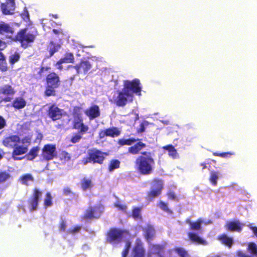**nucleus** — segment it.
Listing matches in <instances>:
<instances>
[{"instance_id": "obj_60", "label": "nucleus", "mask_w": 257, "mask_h": 257, "mask_svg": "<svg viewBox=\"0 0 257 257\" xmlns=\"http://www.w3.org/2000/svg\"><path fill=\"white\" fill-rule=\"evenodd\" d=\"M114 206L116 207L118 210H121L122 211H125L127 208V207L125 205L120 204H115Z\"/></svg>"}, {"instance_id": "obj_23", "label": "nucleus", "mask_w": 257, "mask_h": 257, "mask_svg": "<svg viewBox=\"0 0 257 257\" xmlns=\"http://www.w3.org/2000/svg\"><path fill=\"white\" fill-rule=\"evenodd\" d=\"M149 244V251L150 254H156L161 255L164 252L165 249V245L160 244L148 243Z\"/></svg>"}, {"instance_id": "obj_41", "label": "nucleus", "mask_w": 257, "mask_h": 257, "mask_svg": "<svg viewBox=\"0 0 257 257\" xmlns=\"http://www.w3.org/2000/svg\"><path fill=\"white\" fill-rule=\"evenodd\" d=\"M0 51V65L2 67V71L5 72L8 70V68L5 55Z\"/></svg>"}, {"instance_id": "obj_51", "label": "nucleus", "mask_w": 257, "mask_h": 257, "mask_svg": "<svg viewBox=\"0 0 257 257\" xmlns=\"http://www.w3.org/2000/svg\"><path fill=\"white\" fill-rule=\"evenodd\" d=\"M20 16L25 22H28L30 20L29 12L26 8H25L22 13L20 14Z\"/></svg>"}, {"instance_id": "obj_12", "label": "nucleus", "mask_w": 257, "mask_h": 257, "mask_svg": "<svg viewBox=\"0 0 257 257\" xmlns=\"http://www.w3.org/2000/svg\"><path fill=\"white\" fill-rule=\"evenodd\" d=\"M46 114L52 121H55L62 118L64 115V110L59 108L56 103H53L49 106Z\"/></svg>"}, {"instance_id": "obj_34", "label": "nucleus", "mask_w": 257, "mask_h": 257, "mask_svg": "<svg viewBox=\"0 0 257 257\" xmlns=\"http://www.w3.org/2000/svg\"><path fill=\"white\" fill-rule=\"evenodd\" d=\"M120 162L118 160L112 159L110 161L108 166V171L109 172H112L114 170L118 169L120 167Z\"/></svg>"}, {"instance_id": "obj_46", "label": "nucleus", "mask_w": 257, "mask_h": 257, "mask_svg": "<svg viewBox=\"0 0 257 257\" xmlns=\"http://www.w3.org/2000/svg\"><path fill=\"white\" fill-rule=\"evenodd\" d=\"M141 208L139 207H135L132 211V216L135 219H141L142 216L141 215Z\"/></svg>"}, {"instance_id": "obj_7", "label": "nucleus", "mask_w": 257, "mask_h": 257, "mask_svg": "<svg viewBox=\"0 0 257 257\" xmlns=\"http://www.w3.org/2000/svg\"><path fill=\"white\" fill-rule=\"evenodd\" d=\"M152 186L153 188L147 193L146 197V199L149 202L152 201L161 195L163 188V182L161 179H154Z\"/></svg>"}, {"instance_id": "obj_31", "label": "nucleus", "mask_w": 257, "mask_h": 257, "mask_svg": "<svg viewBox=\"0 0 257 257\" xmlns=\"http://www.w3.org/2000/svg\"><path fill=\"white\" fill-rule=\"evenodd\" d=\"M63 63H73L75 61L74 55L71 52L65 53L64 57L60 59Z\"/></svg>"}, {"instance_id": "obj_42", "label": "nucleus", "mask_w": 257, "mask_h": 257, "mask_svg": "<svg viewBox=\"0 0 257 257\" xmlns=\"http://www.w3.org/2000/svg\"><path fill=\"white\" fill-rule=\"evenodd\" d=\"M20 59V55L18 52H15L11 54L9 57V62L12 65L18 62Z\"/></svg>"}, {"instance_id": "obj_14", "label": "nucleus", "mask_w": 257, "mask_h": 257, "mask_svg": "<svg viewBox=\"0 0 257 257\" xmlns=\"http://www.w3.org/2000/svg\"><path fill=\"white\" fill-rule=\"evenodd\" d=\"M56 156V149L55 145L47 144L44 146L41 154L43 160L50 161L53 160Z\"/></svg>"}, {"instance_id": "obj_59", "label": "nucleus", "mask_w": 257, "mask_h": 257, "mask_svg": "<svg viewBox=\"0 0 257 257\" xmlns=\"http://www.w3.org/2000/svg\"><path fill=\"white\" fill-rule=\"evenodd\" d=\"M32 137L30 136H26L22 140V143L24 144H28V145L31 144Z\"/></svg>"}, {"instance_id": "obj_39", "label": "nucleus", "mask_w": 257, "mask_h": 257, "mask_svg": "<svg viewBox=\"0 0 257 257\" xmlns=\"http://www.w3.org/2000/svg\"><path fill=\"white\" fill-rule=\"evenodd\" d=\"M164 149L168 151L169 156L171 157L173 159H176L177 157L178 153L177 150L173 145H168L164 147Z\"/></svg>"}, {"instance_id": "obj_32", "label": "nucleus", "mask_w": 257, "mask_h": 257, "mask_svg": "<svg viewBox=\"0 0 257 257\" xmlns=\"http://www.w3.org/2000/svg\"><path fill=\"white\" fill-rule=\"evenodd\" d=\"M80 185L82 190L84 191L88 189H90L93 186L92 181L85 178L82 179L80 182Z\"/></svg>"}, {"instance_id": "obj_27", "label": "nucleus", "mask_w": 257, "mask_h": 257, "mask_svg": "<svg viewBox=\"0 0 257 257\" xmlns=\"http://www.w3.org/2000/svg\"><path fill=\"white\" fill-rule=\"evenodd\" d=\"M26 101L22 97H17L13 101L12 106L16 109H21L26 106Z\"/></svg>"}, {"instance_id": "obj_4", "label": "nucleus", "mask_w": 257, "mask_h": 257, "mask_svg": "<svg viewBox=\"0 0 257 257\" xmlns=\"http://www.w3.org/2000/svg\"><path fill=\"white\" fill-rule=\"evenodd\" d=\"M107 155L106 153L96 148L89 149L87 151V156L81 160V164L84 166L89 163L102 165Z\"/></svg>"}, {"instance_id": "obj_55", "label": "nucleus", "mask_w": 257, "mask_h": 257, "mask_svg": "<svg viewBox=\"0 0 257 257\" xmlns=\"http://www.w3.org/2000/svg\"><path fill=\"white\" fill-rule=\"evenodd\" d=\"M51 69V67L49 66H41L40 68V70L38 72L39 77L41 78L43 76V73L44 71H48Z\"/></svg>"}, {"instance_id": "obj_2", "label": "nucleus", "mask_w": 257, "mask_h": 257, "mask_svg": "<svg viewBox=\"0 0 257 257\" xmlns=\"http://www.w3.org/2000/svg\"><path fill=\"white\" fill-rule=\"evenodd\" d=\"M155 165L154 155L150 152H142L135 162L136 170L139 174L142 176H148L153 174Z\"/></svg>"}, {"instance_id": "obj_64", "label": "nucleus", "mask_w": 257, "mask_h": 257, "mask_svg": "<svg viewBox=\"0 0 257 257\" xmlns=\"http://www.w3.org/2000/svg\"><path fill=\"white\" fill-rule=\"evenodd\" d=\"M250 229L253 231L254 235H255L257 237V227H256V226L251 227Z\"/></svg>"}, {"instance_id": "obj_50", "label": "nucleus", "mask_w": 257, "mask_h": 257, "mask_svg": "<svg viewBox=\"0 0 257 257\" xmlns=\"http://www.w3.org/2000/svg\"><path fill=\"white\" fill-rule=\"evenodd\" d=\"M81 229V227L79 225L76 226L74 227H72L68 229L67 233L70 234L74 235L76 233L79 232Z\"/></svg>"}, {"instance_id": "obj_54", "label": "nucleus", "mask_w": 257, "mask_h": 257, "mask_svg": "<svg viewBox=\"0 0 257 257\" xmlns=\"http://www.w3.org/2000/svg\"><path fill=\"white\" fill-rule=\"evenodd\" d=\"M252 256L249 255V254L245 253L241 250H237L235 252L234 257H251Z\"/></svg>"}, {"instance_id": "obj_19", "label": "nucleus", "mask_w": 257, "mask_h": 257, "mask_svg": "<svg viewBox=\"0 0 257 257\" xmlns=\"http://www.w3.org/2000/svg\"><path fill=\"white\" fill-rule=\"evenodd\" d=\"M143 235L148 243H150L156 236V230L154 227L151 224L142 228Z\"/></svg>"}, {"instance_id": "obj_18", "label": "nucleus", "mask_w": 257, "mask_h": 257, "mask_svg": "<svg viewBox=\"0 0 257 257\" xmlns=\"http://www.w3.org/2000/svg\"><path fill=\"white\" fill-rule=\"evenodd\" d=\"M121 132L116 127H111L105 130H101L98 134L99 139H103L105 137H109L115 138L119 136Z\"/></svg>"}, {"instance_id": "obj_43", "label": "nucleus", "mask_w": 257, "mask_h": 257, "mask_svg": "<svg viewBox=\"0 0 257 257\" xmlns=\"http://www.w3.org/2000/svg\"><path fill=\"white\" fill-rule=\"evenodd\" d=\"M11 177L10 174L6 172H0V184H3L8 181Z\"/></svg>"}, {"instance_id": "obj_6", "label": "nucleus", "mask_w": 257, "mask_h": 257, "mask_svg": "<svg viewBox=\"0 0 257 257\" xmlns=\"http://www.w3.org/2000/svg\"><path fill=\"white\" fill-rule=\"evenodd\" d=\"M80 109L81 108L78 106L74 108L72 127L73 129L79 131V134H84L88 132L89 127L83 122V119L80 112Z\"/></svg>"}, {"instance_id": "obj_16", "label": "nucleus", "mask_w": 257, "mask_h": 257, "mask_svg": "<svg viewBox=\"0 0 257 257\" xmlns=\"http://www.w3.org/2000/svg\"><path fill=\"white\" fill-rule=\"evenodd\" d=\"M68 68L75 69L77 74H79L82 72L85 74L91 68V64L88 60H81L78 64L75 65H69Z\"/></svg>"}, {"instance_id": "obj_22", "label": "nucleus", "mask_w": 257, "mask_h": 257, "mask_svg": "<svg viewBox=\"0 0 257 257\" xmlns=\"http://www.w3.org/2000/svg\"><path fill=\"white\" fill-rule=\"evenodd\" d=\"M28 151V146L18 145L17 144L14 148L12 152V158L15 160H20L22 158H18L17 156L26 154Z\"/></svg>"}, {"instance_id": "obj_48", "label": "nucleus", "mask_w": 257, "mask_h": 257, "mask_svg": "<svg viewBox=\"0 0 257 257\" xmlns=\"http://www.w3.org/2000/svg\"><path fill=\"white\" fill-rule=\"evenodd\" d=\"M52 32L54 34L57 35L59 40L62 39L63 38V37L65 35V33L64 31L62 29H53L52 30Z\"/></svg>"}, {"instance_id": "obj_61", "label": "nucleus", "mask_w": 257, "mask_h": 257, "mask_svg": "<svg viewBox=\"0 0 257 257\" xmlns=\"http://www.w3.org/2000/svg\"><path fill=\"white\" fill-rule=\"evenodd\" d=\"M167 196L169 199L171 200L176 199V196L173 191H170L167 193Z\"/></svg>"}, {"instance_id": "obj_28", "label": "nucleus", "mask_w": 257, "mask_h": 257, "mask_svg": "<svg viewBox=\"0 0 257 257\" xmlns=\"http://www.w3.org/2000/svg\"><path fill=\"white\" fill-rule=\"evenodd\" d=\"M188 236L190 240L193 242L203 245H206L208 244V242L206 240L200 237L196 233L189 232L188 233Z\"/></svg>"}, {"instance_id": "obj_35", "label": "nucleus", "mask_w": 257, "mask_h": 257, "mask_svg": "<svg viewBox=\"0 0 257 257\" xmlns=\"http://www.w3.org/2000/svg\"><path fill=\"white\" fill-rule=\"evenodd\" d=\"M137 140L134 138H131L128 139H120L118 140L117 144L120 147H122L125 145L131 146L133 144L135 143Z\"/></svg>"}, {"instance_id": "obj_40", "label": "nucleus", "mask_w": 257, "mask_h": 257, "mask_svg": "<svg viewBox=\"0 0 257 257\" xmlns=\"http://www.w3.org/2000/svg\"><path fill=\"white\" fill-rule=\"evenodd\" d=\"M173 251L176 252L180 257H190L188 251L183 247H175L173 249Z\"/></svg>"}, {"instance_id": "obj_11", "label": "nucleus", "mask_w": 257, "mask_h": 257, "mask_svg": "<svg viewBox=\"0 0 257 257\" xmlns=\"http://www.w3.org/2000/svg\"><path fill=\"white\" fill-rule=\"evenodd\" d=\"M42 194V191L38 188H34L33 190V193L27 201L29 208L31 212L37 210L39 203L41 200Z\"/></svg>"}, {"instance_id": "obj_30", "label": "nucleus", "mask_w": 257, "mask_h": 257, "mask_svg": "<svg viewBox=\"0 0 257 257\" xmlns=\"http://www.w3.org/2000/svg\"><path fill=\"white\" fill-rule=\"evenodd\" d=\"M20 180L22 184L28 186L29 185V183L33 182L34 179L31 174H26L20 177Z\"/></svg>"}, {"instance_id": "obj_33", "label": "nucleus", "mask_w": 257, "mask_h": 257, "mask_svg": "<svg viewBox=\"0 0 257 257\" xmlns=\"http://www.w3.org/2000/svg\"><path fill=\"white\" fill-rule=\"evenodd\" d=\"M247 250L250 253L249 255L251 257H257V245L253 242H249Z\"/></svg>"}, {"instance_id": "obj_36", "label": "nucleus", "mask_w": 257, "mask_h": 257, "mask_svg": "<svg viewBox=\"0 0 257 257\" xmlns=\"http://www.w3.org/2000/svg\"><path fill=\"white\" fill-rule=\"evenodd\" d=\"M50 47L48 49L49 55L48 57H52L56 52H58L61 47V45L56 44L53 42H50Z\"/></svg>"}, {"instance_id": "obj_53", "label": "nucleus", "mask_w": 257, "mask_h": 257, "mask_svg": "<svg viewBox=\"0 0 257 257\" xmlns=\"http://www.w3.org/2000/svg\"><path fill=\"white\" fill-rule=\"evenodd\" d=\"M67 227L66 221L63 219H61L59 224V230L60 232H64Z\"/></svg>"}, {"instance_id": "obj_17", "label": "nucleus", "mask_w": 257, "mask_h": 257, "mask_svg": "<svg viewBox=\"0 0 257 257\" xmlns=\"http://www.w3.org/2000/svg\"><path fill=\"white\" fill-rule=\"evenodd\" d=\"M1 8L3 14L5 15H12L14 14L16 8L15 0H6L2 3Z\"/></svg>"}, {"instance_id": "obj_38", "label": "nucleus", "mask_w": 257, "mask_h": 257, "mask_svg": "<svg viewBox=\"0 0 257 257\" xmlns=\"http://www.w3.org/2000/svg\"><path fill=\"white\" fill-rule=\"evenodd\" d=\"M186 223L190 225V229L199 230L201 228L202 221L198 219L195 222H191L190 220H186Z\"/></svg>"}, {"instance_id": "obj_49", "label": "nucleus", "mask_w": 257, "mask_h": 257, "mask_svg": "<svg viewBox=\"0 0 257 257\" xmlns=\"http://www.w3.org/2000/svg\"><path fill=\"white\" fill-rule=\"evenodd\" d=\"M131 246V242L129 241H127L125 244L124 248L121 253V257H127L129 250Z\"/></svg>"}, {"instance_id": "obj_37", "label": "nucleus", "mask_w": 257, "mask_h": 257, "mask_svg": "<svg viewBox=\"0 0 257 257\" xmlns=\"http://www.w3.org/2000/svg\"><path fill=\"white\" fill-rule=\"evenodd\" d=\"M53 197L50 192H47L45 195V198L44 200V208L47 209L53 205Z\"/></svg>"}, {"instance_id": "obj_57", "label": "nucleus", "mask_w": 257, "mask_h": 257, "mask_svg": "<svg viewBox=\"0 0 257 257\" xmlns=\"http://www.w3.org/2000/svg\"><path fill=\"white\" fill-rule=\"evenodd\" d=\"M159 207L165 211L168 212L169 211L167 204L163 201L159 203Z\"/></svg>"}, {"instance_id": "obj_62", "label": "nucleus", "mask_w": 257, "mask_h": 257, "mask_svg": "<svg viewBox=\"0 0 257 257\" xmlns=\"http://www.w3.org/2000/svg\"><path fill=\"white\" fill-rule=\"evenodd\" d=\"M145 131V127L144 123H141L140 124V127L137 130L138 133H143Z\"/></svg>"}, {"instance_id": "obj_58", "label": "nucleus", "mask_w": 257, "mask_h": 257, "mask_svg": "<svg viewBox=\"0 0 257 257\" xmlns=\"http://www.w3.org/2000/svg\"><path fill=\"white\" fill-rule=\"evenodd\" d=\"M62 64H63V63L61 60L59 59L55 64V66L56 67L57 69L59 70V71H61L63 69V66L62 65Z\"/></svg>"}, {"instance_id": "obj_25", "label": "nucleus", "mask_w": 257, "mask_h": 257, "mask_svg": "<svg viewBox=\"0 0 257 257\" xmlns=\"http://www.w3.org/2000/svg\"><path fill=\"white\" fill-rule=\"evenodd\" d=\"M217 239L221 243V244L228 248H231L234 243L233 238L231 237L228 236L225 233L218 235Z\"/></svg>"}, {"instance_id": "obj_15", "label": "nucleus", "mask_w": 257, "mask_h": 257, "mask_svg": "<svg viewBox=\"0 0 257 257\" xmlns=\"http://www.w3.org/2000/svg\"><path fill=\"white\" fill-rule=\"evenodd\" d=\"M146 249L142 240L138 238L135 241V244L132 250V257H145Z\"/></svg>"}, {"instance_id": "obj_44", "label": "nucleus", "mask_w": 257, "mask_h": 257, "mask_svg": "<svg viewBox=\"0 0 257 257\" xmlns=\"http://www.w3.org/2000/svg\"><path fill=\"white\" fill-rule=\"evenodd\" d=\"M218 172H212L211 173L209 181L213 186H216L217 183Z\"/></svg>"}, {"instance_id": "obj_26", "label": "nucleus", "mask_w": 257, "mask_h": 257, "mask_svg": "<svg viewBox=\"0 0 257 257\" xmlns=\"http://www.w3.org/2000/svg\"><path fill=\"white\" fill-rule=\"evenodd\" d=\"M146 147V145L139 141L134 146H132L128 148V152L133 155H137L144 148Z\"/></svg>"}, {"instance_id": "obj_3", "label": "nucleus", "mask_w": 257, "mask_h": 257, "mask_svg": "<svg viewBox=\"0 0 257 257\" xmlns=\"http://www.w3.org/2000/svg\"><path fill=\"white\" fill-rule=\"evenodd\" d=\"M38 35V31L35 27H27L21 29L16 33L13 42H19L23 48H26L35 42Z\"/></svg>"}, {"instance_id": "obj_20", "label": "nucleus", "mask_w": 257, "mask_h": 257, "mask_svg": "<svg viewBox=\"0 0 257 257\" xmlns=\"http://www.w3.org/2000/svg\"><path fill=\"white\" fill-rule=\"evenodd\" d=\"M85 114L89 120H93L100 115V111L99 106L96 104L90 106L85 110Z\"/></svg>"}, {"instance_id": "obj_63", "label": "nucleus", "mask_w": 257, "mask_h": 257, "mask_svg": "<svg viewBox=\"0 0 257 257\" xmlns=\"http://www.w3.org/2000/svg\"><path fill=\"white\" fill-rule=\"evenodd\" d=\"M7 46V43L4 41L0 39V51L4 50Z\"/></svg>"}, {"instance_id": "obj_29", "label": "nucleus", "mask_w": 257, "mask_h": 257, "mask_svg": "<svg viewBox=\"0 0 257 257\" xmlns=\"http://www.w3.org/2000/svg\"><path fill=\"white\" fill-rule=\"evenodd\" d=\"M40 148L38 146L33 147L26 155L28 160L32 161L36 158L38 154Z\"/></svg>"}, {"instance_id": "obj_56", "label": "nucleus", "mask_w": 257, "mask_h": 257, "mask_svg": "<svg viewBox=\"0 0 257 257\" xmlns=\"http://www.w3.org/2000/svg\"><path fill=\"white\" fill-rule=\"evenodd\" d=\"M7 125V120L3 116L0 115V130L4 129Z\"/></svg>"}, {"instance_id": "obj_9", "label": "nucleus", "mask_w": 257, "mask_h": 257, "mask_svg": "<svg viewBox=\"0 0 257 257\" xmlns=\"http://www.w3.org/2000/svg\"><path fill=\"white\" fill-rule=\"evenodd\" d=\"M104 211V206L101 204L88 208L85 211L82 218L84 220L97 219Z\"/></svg>"}, {"instance_id": "obj_21", "label": "nucleus", "mask_w": 257, "mask_h": 257, "mask_svg": "<svg viewBox=\"0 0 257 257\" xmlns=\"http://www.w3.org/2000/svg\"><path fill=\"white\" fill-rule=\"evenodd\" d=\"M20 142V138L17 135H11L6 137L3 141V144L7 148H14Z\"/></svg>"}, {"instance_id": "obj_1", "label": "nucleus", "mask_w": 257, "mask_h": 257, "mask_svg": "<svg viewBox=\"0 0 257 257\" xmlns=\"http://www.w3.org/2000/svg\"><path fill=\"white\" fill-rule=\"evenodd\" d=\"M140 81L135 78L130 81L125 80L123 81V87L121 90L117 91V96L110 99L109 101L118 107H124L128 101L133 100L134 93L141 94L142 88Z\"/></svg>"}, {"instance_id": "obj_24", "label": "nucleus", "mask_w": 257, "mask_h": 257, "mask_svg": "<svg viewBox=\"0 0 257 257\" xmlns=\"http://www.w3.org/2000/svg\"><path fill=\"white\" fill-rule=\"evenodd\" d=\"M243 224L240 223L239 221H230L226 223L225 228L227 231L230 232H240L242 230Z\"/></svg>"}, {"instance_id": "obj_47", "label": "nucleus", "mask_w": 257, "mask_h": 257, "mask_svg": "<svg viewBox=\"0 0 257 257\" xmlns=\"http://www.w3.org/2000/svg\"><path fill=\"white\" fill-rule=\"evenodd\" d=\"M234 153L231 152H223V153H218V152H214L213 153V155L214 156L220 157L222 158H229L231 156L234 155Z\"/></svg>"}, {"instance_id": "obj_5", "label": "nucleus", "mask_w": 257, "mask_h": 257, "mask_svg": "<svg viewBox=\"0 0 257 257\" xmlns=\"http://www.w3.org/2000/svg\"><path fill=\"white\" fill-rule=\"evenodd\" d=\"M46 87L44 94L46 96H55V89L59 87L60 83V78L58 74L55 72H49L46 76Z\"/></svg>"}, {"instance_id": "obj_45", "label": "nucleus", "mask_w": 257, "mask_h": 257, "mask_svg": "<svg viewBox=\"0 0 257 257\" xmlns=\"http://www.w3.org/2000/svg\"><path fill=\"white\" fill-rule=\"evenodd\" d=\"M63 194L64 196H73L75 197L76 200L78 198V195L76 193L73 192L71 189L69 187H65L63 189Z\"/></svg>"}, {"instance_id": "obj_13", "label": "nucleus", "mask_w": 257, "mask_h": 257, "mask_svg": "<svg viewBox=\"0 0 257 257\" xmlns=\"http://www.w3.org/2000/svg\"><path fill=\"white\" fill-rule=\"evenodd\" d=\"M16 31L15 28L10 24L4 21L0 22V35L5 36L7 39L13 41Z\"/></svg>"}, {"instance_id": "obj_8", "label": "nucleus", "mask_w": 257, "mask_h": 257, "mask_svg": "<svg viewBox=\"0 0 257 257\" xmlns=\"http://www.w3.org/2000/svg\"><path fill=\"white\" fill-rule=\"evenodd\" d=\"M16 90L9 84L0 86V102H11Z\"/></svg>"}, {"instance_id": "obj_10", "label": "nucleus", "mask_w": 257, "mask_h": 257, "mask_svg": "<svg viewBox=\"0 0 257 257\" xmlns=\"http://www.w3.org/2000/svg\"><path fill=\"white\" fill-rule=\"evenodd\" d=\"M124 232L119 228H111L106 233V240L111 244H118L122 241Z\"/></svg>"}, {"instance_id": "obj_52", "label": "nucleus", "mask_w": 257, "mask_h": 257, "mask_svg": "<svg viewBox=\"0 0 257 257\" xmlns=\"http://www.w3.org/2000/svg\"><path fill=\"white\" fill-rule=\"evenodd\" d=\"M83 134H79V133L78 132V133L77 134H76L75 135H74L71 139V142H72V143H78L79 142V141L82 138V135Z\"/></svg>"}]
</instances>
